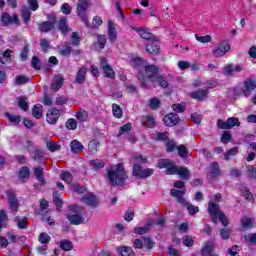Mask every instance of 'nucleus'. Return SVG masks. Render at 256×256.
Segmentation results:
<instances>
[{
  "mask_svg": "<svg viewBox=\"0 0 256 256\" xmlns=\"http://www.w3.org/2000/svg\"><path fill=\"white\" fill-rule=\"evenodd\" d=\"M60 247L63 251H71V249H73V243L69 240H62L60 242Z\"/></svg>",
  "mask_w": 256,
  "mask_h": 256,
  "instance_id": "46",
  "label": "nucleus"
},
{
  "mask_svg": "<svg viewBox=\"0 0 256 256\" xmlns=\"http://www.w3.org/2000/svg\"><path fill=\"white\" fill-rule=\"evenodd\" d=\"M1 21L3 23V25L7 26V25H11V24H15V25H19V16H17V14L14 15H9V13L4 12L2 14L1 17Z\"/></svg>",
  "mask_w": 256,
  "mask_h": 256,
  "instance_id": "13",
  "label": "nucleus"
},
{
  "mask_svg": "<svg viewBox=\"0 0 256 256\" xmlns=\"http://www.w3.org/2000/svg\"><path fill=\"white\" fill-rule=\"evenodd\" d=\"M152 226H153V223L148 222L144 227L134 228V233L135 235H145V233H148V231L151 230Z\"/></svg>",
  "mask_w": 256,
  "mask_h": 256,
  "instance_id": "27",
  "label": "nucleus"
},
{
  "mask_svg": "<svg viewBox=\"0 0 256 256\" xmlns=\"http://www.w3.org/2000/svg\"><path fill=\"white\" fill-rule=\"evenodd\" d=\"M63 76L61 74H57L53 77L52 84H51V89L52 91H59L61 87H63Z\"/></svg>",
  "mask_w": 256,
  "mask_h": 256,
  "instance_id": "19",
  "label": "nucleus"
},
{
  "mask_svg": "<svg viewBox=\"0 0 256 256\" xmlns=\"http://www.w3.org/2000/svg\"><path fill=\"white\" fill-rule=\"evenodd\" d=\"M70 149L73 153L77 154L83 151L84 146L81 142H79V140H72L70 143Z\"/></svg>",
  "mask_w": 256,
  "mask_h": 256,
  "instance_id": "23",
  "label": "nucleus"
},
{
  "mask_svg": "<svg viewBox=\"0 0 256 256\" xmlns=\"http://www.w3.org/2000/svg\"><path fill=\"white\" fill-rule=\"evenodd\" d=\"M158 169H166V175H179L184 180L189 179V169L175 165V163L169 159H161L157 164Z\"/></svg>",
  "mask_w": 256,
  "mask_h": 256,
  "instance_id": "1",
  "label": "nucleus"
},
{
  "mask_svg": "<svg viewBox=\"0 0 256 256\" xmlns=\"http://www.w3.org/2000/svg\"><path fill=\"white\" fill-rule=\"evenodd\" d=\"M108 37L110 41H116L117 40V30L115 27H113V22H108Z\"/></svg>",
  "mask_w": 256,
  "mask_h": 256,
  "instance_id": "28",
  "label": "nucleus"
},
{
  "mask_svg": "<svg viewBox=\"0 0 256 256\" xmlns=\"http://www.w3.org/2000/svg\"><path fill=\"white\" fill-rule=\"evenodd\" d=\"M214 247H215V244L213 242H206L204 247L202 248V255L211 256V253H213Z\"/></svg>",
  "mask_w": 256,
  "mask_h": 256,
  "instance_id": "29",
  "label": "nucleus"
},
{
  "mask_svg": "<svg viewBox=\"0 0 256 256\" xmlns=\"http://www.w3.org/2000/svg\"><path fill=\"white\" fill-rule=\"evenodd\" d=\"M46 147L48 151H51L52 153H55V151H61V145L57 144V142L47 141Z\"/></svg>",
  "mask_w": 256,
  "mask_h": 256,
  "instance_id": "37",
  "label": "nucleus"
},
{
  "mask_svg": "<svg viewBox=\"0 0 256 256\" xmlns=\"http://www.w3.org/2000/svg\"><path fill=\"white\" fill-rule=\"evenodd\" d=\"M60 115L61 114L59 113V110H57L55 108L49 109L46 114L47 123H49V125H55V123H57Z\"/></svg>",
  "mask_w": 256,
  "mask_h": 256,
  "instance_id": "14",
  "label": "nucleus"
},
{
  "mask_svg": "<svg viewBox=\"0 0 256 256\" xmlns=\"http://www.w3.org/2000/svg\"><path fill=\"white\" fill-rule=\"evenodd\" d=\"M100 67L103 69L106 77H108L109 79L115 78V71H113V68L111 67V65L107 63V59L100 58Z\"/></svg>",
  "mask_w": 256,
  "mask_h": 256,
  "instance_id": "10",
  "label": "nucleus"
},
{
  "mask_svg": "<svg viewBox=\"0 0 256 256\" xmlns=\"http://www.w3.org/2000/svg\"><path fill=\"white\" fill-rule=\"evenodd\" d=\"M237 153H239V148L238 147L230 148L227 151V153L224 154L225 161H229V159H231V157H235V155H237Z\"/></svg>",
  "mask_w": 256,
  "mask_h": 256,
  "instance_id": "39",
  "label": "nucleus"
},
{
  "mask_svg": "<svg viewBox=\"0 0 256 256\" xmlns=\"http://www.w3.org/2000/svg\"><path fill=\"white\" fill-rule=\"evenodd\" d=\"M132 29L133 31H136L142 39H146L148 42L155 39V36L149 32L147 28L132 27Z\"/></svg>",
  "mask_w": 256,
  "mask_h": 256,
  "instance_id": "15",
  "label": "nucleus"
},
{
  "mask_svg": "<svg viewBox=\"0 0 256 256\" xmlns=\"http://www.w3.org/2000/svg\"><path fill=\"white\" fill-rule=\"evenodd\" d=\"M11 55V50H6L2 56H0V63H2L3 65H5L7 63V61H9Z\"/></svg>",
  "mask_w": 256,
  "mask_h": 256,
  "instance_id": "60",
  "label": "nucleus"
},
{
  "mask_svg": "<svg viewBox=\"0 0 256 256\" xmlns=\"http://www.w3.org/2000/svg\"><path fill=\"white\" fill-rule=\"evenodd\" d=\"M32 115L35 119H41L43 117V105L36 104L32 109Z\"/></svg>",
  "mask_w": 256,
  "mask_h": 256,
  "instance_id": "30",
  "label": "nucleus"
},
{
  "mask_svg": "<svg viewBox=\"0 0 256 256\" xmlns=\"http://www.w3.org/2000/svg\"><path fill=\"white\" fill-rule=\"evenodd\" d=\"M159 73V68L155 65H148L145 67V74L142 72L138 73V80L140 81L142 87H147L146 79L151 80L152 82L154 79L157 78V75Z\"/></svg>",
  "mask_w": 256,
  "mask_h": 256,
  "instance_id": "6",
  "label": "nucleus"
},
{
  "mask_svg": "<svg viewBox=\"0 0 256 256\" xmlns=\"http://www.w3.org/2000/svg\"><path fill=\"white\" fill-rule=\"evenodd\" d=\"M6 117L10 121V123H14V125H18V123H21V116L6 113Z\"/></svg>",
  "mask_w": 256,
  "mask_h": 256,
  "instance_id": "48",
  "label": "nucleus"
},
{
  "mask_svg": "<svg viewBox=\"0 0 256 256\" xmlns=\"http://www.w3.org/2000/svg\"><path fill=\"white\" fill-rule=\"evenodd\" d=\"M65 125L70 131H75L77 129V120L70 118L66 121Z\"/></svg>",
  "mask_w": 256,
  "mask_h": 256,
  "instance_id": "49",
  "label": "nucleus"
},
{
  "mask_svg": "<svg viewBox=\"0 0 256 256\" xmlns=\"http://www.w3.org/2000/svg\"><path fill=\"white\" fill-rule=\"evenodd\" d=\"M81 201L84 205H88V207H97L99 205V200L92 193L83 196Z\"/></svg>",
  "mask_w": 256,
  "mask_h": 256,
  "instance_id": "16",
  "label": "nucleus"
},
{
  "mask_svg": "<svg viewBox=\"0 0 256 256\" xmlns=\"http://www.w3.org/2000/svg\"><path fill=\"white\" fill-rule=\"evenodd\" d=\"M34 175L38 179L39 183H41V185H45V178H43V168H41V166L34 168Z\"/></svg>",
  "mask_w": 256,
  "mask_h": 256,
  "instance_id": "35",
  "label": "nucleus"
},
{
  "mask_svg": "<svg viewBox=\"0 0 256 256\" xmlns=\"http://www.w3.org/2000/svg\"><path fill=\"white\" fill-rule=\"evenodd\" d=\"M220 170H219V163L214 162L210 165V171L208 172L209 179H215L219 177Z\"/></svg>",
  "mask_w": 256,
  "mask_h": 256,
  "instance_id": "20",
  "label": "nucleus"
},
{
  "mask_svg": "<svg viewBox=\"0 0 256 256\" xmlns=\"http://www.w3.org/2000/svg\"><path fill=\"white\" fill-rule=\"evenodd\" d=\"M14 222L16 223L18 229H25L27 227L28 220L27 217L16 216L14 218Z\"/></svg>",
  "mask_w": 256,
  "mask_h": 256,
  "instance_id": "31",
  "label": "nucleus"
},
{
  "mask_svg": "<svg viewBox=\"0 0 256 256\" xmlns=\"http://www.w3.org/2000/svg\"><path fill=\"white\" fill-rule=\"evenodd\" d=\"M60 177L62 181H65V183L71 184L73 182V175H71L69 172H62Z\"/></svg>",
  "mask_w": 256,
  "mask_h": 256,
  "instance_id": "54",
  "label": "nucleus"
},
{
  "mask_svg": "<svg viewBox=\"0 0 256 256\" xmlns=\"http://www.w3.org/2000/svg\"><path fill=\"white\" fill-rule=\"evenodd\" d=\"M209 92L207 90H198L191 93L192 99H197V101H203V99L207 98V94Z\"/></svg>",
  "mask_w": 256,
  "mask_h": 256,
  "instance_id": "25",
  "label": "nucleus"
},
{
  "mask_svg": "<svg viewBox=\"0 0 256 256\" xmlns=\"http://www.w3.org/2000/svg\"><path fill=\"white\" fill-rule=\"evenodd\" d=\"M176 147H177V144H175L172 140H168L166 142V151L168 153H173V151H175Z\"/></svg>",
  "mask_w": 256,
  "mask_h": 256,
  "instance_id": "61",
  "label": "nucleus"
},
{
  "mask_svg": "<svg viewBox=\"0 0 256 256\" xmlns=\"http://www.w3.org/2000/svg\"><path fill=\"white\" fill-rule=\"evenodd\" d=\"M163 121L166 127H173L179 123V115L170 113L164 117Z\"/></svg>",
  "mask_w": 256,
  "mask_h": 256,
  "instance_id": "17",
  "label": "nucleus"
},
{
  "mask_svg": "<svg viewBox=\"0 0 256 256\" xmlns=\"http://www.w3.org/2000/svg\"><path fill=\"white\" fill-rule=\"evenodd\" d=\"M112 113L116 119H121L123 117V109L118 104L112 105Z\"/></svg>",
  "mask_w": 256,
  "mask_h": 256,
  "instance_id": "38",
  "label": "nucleus"
},
{
  "mask_svg": "<svg viewBox=\"0 0 256 256\" xmlns=\"http://www.w3.org/2000/svg\"><path fill=\"white\" fill-rule=\"evenodd\" d=\"M179 157H187V147L185 145H180L177 147Z\"/></svg>",
  "mask_w": 256,
  "mask_h": 256,
  "instance_id": "64",
  "label": "nucleus"
},
{
  "mask_svg": "<svg viewBox=\"0 0 256 256\" xmlns=\"http://www.w3.org/2000/svg\"><path fill=\"white\" fill-rule=\"evenodd\" d=\"M131 131V123L124 124L120 127L118 137H121V135H125Z\"/></svg>",
  "mask_w": 256,
  "mask_h": 256,
  "instance_id": "50",
  "label": "nucleus"
},
{
  "mask_svg": "<svg viewBox=\"0 0 256 256\" xmlns=\"http://www.w3.org/2000/svg\"><path fill=\"white\" fill-rule=\"evenodd\" d=\"M6 195L8 198L10 210L12 211V213H15L19 209V200H17L15 193L11 191H7Z\"/></svg>",
  "mask_w": 256,
  "mask_h": 256,
  "instance_id": "12",
  "label": "nucleus"
},
{
  "mask_svg": "<svg viewBox=\"0 0 256 256\" xmlns=\"http://www.w3.org/2000/svg\"><path fill=\"white\" fill-rule=\"evenodd\" d=\"M88 151L90 153H97L99 151V141L97 140H92L88 144Z\"/></svg>",
  "mask_w": 256,
  "mask_h": 256,
  "instance_id": "41",
  "label": "nucleus"
},
{
  "mask_svg": "<svg viewBox=\"0 0 256 256\" xmlns=\"http://www.w3.org/2000/svg\"><path fill=\"white\" fill-rule=\"evenodd\" d=\"M146 51L150 55L159 54V51H161V46L159 45V41H157V39L154 38V40H150L149 42H147Z\"/></svg>",
  "mask_w": 256,
  "mask_h": 256,
  "instance_id": "11",
  "label": "nucleus"
},
{
  "mask_svg": "<svg viewBox=\"0 0 256 256\" xmlns=\"http://www.w3.org/2000/svg\"><path fill=\"white\" fill-rule=\"evenodd\" d=\"M39 29L42 33H49L55 29V22L46 21L39 25Z\"/></svg>",
  "mask_w": 256,
  "mask_h": 256,
  "instance_id": "22",
  "label": "nucleus"
},
{
  "mask_svg": "<svg viewBox=\"0 0 256 256\" xmlns=\"http://www.w3.org/2000/svg\"><path fill=\"white\" fill-rule=\"evenodd\" d=\"M255 89V80H246L244 81V85L242 87V92L244 93V96L249 97L251 95V91Z\"/></svg>",
  "mask_w": 256,
  "mask_h": 256,
  "instance_id": "18",
  "label": "nucleus"
},
{
  "mask_svg": "<svg viewBox=\"0 0 256 256\" xmlns=\"http://www.w3.org/2000/svg\"><path fill=\"white\" fill-rule=\"evenodd\" d=\"M22 18L24 23H29V20L31 19V10L27 6L22 8Z\"/></svg>",
  "mask_w": 256,
  "mask_h": 256,
  "instance_id": "42",
  "label": "nucleus"
},
{
  "mask_svg": "<svg viewBox=\"0 0 256 256\" xmlns=\"http://www.w3.org/2000/svg\"><path fill=\"white\" fill-rule=\"evenodd\" d=\"M244 239L246 243H251V245H256V233L246 235Z\"/></svg>",
  "mask_w": 256,
  "mask_h": 256,
  "instance_id": "62",
  "label": "nucleus"
},
{
  "mask_svg": "<svg viewBox=\"0 0 256 256\" xmlns=\"http://www.w3.org/2000/svg\"><path fill=\"white\" fill-rule=\"evenodd\" d=\"M87 9H89V0H79L77 6V14L80 17L81 21L89 27V20H87Z\"/></svg>",
  "mask_w": 256,
  "mask_h": 256,
  "instance_id": "7",
  "label": "nucleus"
},
{
  "mask_svg": "<svg viewBox=\"0 0 256 256\" xmlns=\"http://www.w3.org/2000/svg\"><path fill=\"white\" fill-rule=\"evenodd\" d=\"M161 102L157 98H151L148 102L150 109H158Z\"/></svg>",
  "mask_w": 256,
  "mask_h": 256,
  "instance_id": "58",
  "label": "nucleus"
},
{
  "mask_svg": "<svg viewBox=\"0 0 256 256\" xmlns=\"http://www.w3.org/2000/svg\"><path fill=\"white\" fill-rule=\"evenodd\" d=\"M208 213L212 219L213 223H217L220 221L224 227L229 225V220H227V216L219 210V204L215 202H210L208 205Z\"/></svg>",
  "mask_w": 256,
  "mask_h": 256,
  "instance_id": "4",
  "label": "nucleus"
},
{
  "mask_svg": "<svg viewBox=\"0 0 256 256\" xmlns=\"http://www.w3.org/2000/svg\"><path fill=\"white\" fill-rule=\"evenodd\" d=\"M141 122L146 127H149V129H152V127H155V118H153L151 116H143L141 118Z\"/></svg>",
  "mask_w": 256,
  "mask_h": 256,
  "instance_id": "33",
  "label": "nucleus"
},
{
  "mask_svg": "<svg viewBox=\"0 0 256 256\" xmlns=\"http://www.w3.org/2000/svg\"><path fill=\"white\" fill-rule=\"evenodd\" d=\"M232 230L230 228H223L220 230V237L225 241L229 240L231 237Z\"/></svg>",
  "mask_w": 256,
  "mask_h": 256,
  "instance_id": "45",
  "label": "nucleus"
},
{
  "mask_svg": "<svg viewBox=\"0 0 256 256\" xmlns=\"http://www.w3.org/2000/svg\"><path fill=\"white\" fill-rule=\"evenodd\" d=\"M118 251L121 256H135V252H133V248L123 246L121 248H118Z\"/></svg>",
  "mask_w": 256,
  "mask_h": 256,
  "instance_id": "36",
  "label": "nucleus"
},
{
  "mask_svg": "<svg viewBox=\"0 0 256 256\" xmlns=\"http://www.w3.org/2000/svg\"><path fill=\"white\" fill-rule=\"evenodd\" d=\"M246 175L249 179H256V168L254 166H247Z\"/></svg>",
  "mask_w": 256,
  "mask_h": 256,
  "instance_id": "52",
  "label": "nucleus"
},
{
  "mask_svg": "<svg viewBox=\"0 0 256 256\" xmlns=\"http://www.w3.org/2000/svg\"><path fill=\"white\" fill-rule=\"evenodd\" d=\"M57 26L59 31H61L62 35H65L66 33H69L71 31V28L67 24V18L65 17L59 20Z\"/></svg>",
  "mask_w": 256,
  "mask_h": 256,
  "instance_id": "21",
  "label": "nucleus"
},
{
  "mask_svg": "<svg viewBox=\"0 0 256 256\" xmlns=\"http://www.w3.org/2000/svg\"><path fill=\"white\" fill-rule=\"evenodd\" d=\"M101 25H103V19L101 18V16H95L92 21V26L95 29H99V27H101Z\"/></svg>",
  "mask_w": 256,
  "mask_h": 256,
  "instance_id": "59",
  "label": "nucleus"
},
{
  "mask_svg": "<svg viewBox=\"0 0 256 256\" xmlns=\"http://www.w3.org/2000/svg\"><path fill=\"white\" fill-rule=\"evenodd\" d=\"M85 75H87V68L86 67L80 68L76 75V83H79V85H82V83H85Z\"/></svg>",
  "mask_w": 256,
  "mask_h": 256,
  "instance_id": "24",
  "label": "nucleus"
},
{
  "mask_svg": "<svg viewBox=\"0 0 256 256\" xmlns=\"http://www.w3.org/2000/svg\"><path fill=\"white\" fill-rule=\"evenodd\" d=\"M241 71H243V66L229 64L223 68L222 73L223 75H226V77H232V75H235V73H241Z\"/></svg>",
  "mask_w": 256,
  "mask_h": 256,
  "instance_id": "9",
  "label": "nucleus"
},
{
  "mask_svg": "<svg viewBox=\"0 0 256 256\" xmlns=\"http://www.w3.org/2000/svg\"><path fill=\"white\" fill-rule=\"evenodd\" d=\"M170 194L172 197H175V199H177L180 205L186 207L187 211L189 212V215H197V213H199V208L197 206L187 202V200L183 198V195H185V190L172 189L170 191Z\"/></svg>",
  "mask_w": 256,
  "mask_h": 256,
  "instance_id": "5",
  "label": "nucleus"
},
{
  "mask_svg": "<svg viewBox=\"0 0 256 256\" xmlns=\"http://www.w3.org/2000/svg\"><path fill=\"white\" fill-rule=\"evenodd\" d=\"M131 162L134 165L132 175L137 177V179H147V177H151V175H153L154 170L152 168L143 169L141 166L147 163V158H143L142 156H133L131 158Z\"/></svg>",
  "mask_w": 256,
  "mask_h": 256,
  "instance_id": "2",
  "label": "nucleus"
},
{
  "mask_svg": "<svg viewBox=\"0 0 256 256\" xmlns=\"http://www.w3.org/2000/svg\"><path fill=\"white\" fill-rule=\"evenodd\" d=\"M90 166L94 171H99V169H103V167H105V163L101 160H91Z\"/></svg>",
  "mask_w": 256,
  "mask_h": 256,
  "instance_id": "40",
  "label": "nucleus"
},
{
  "mask_svg": "<svg viewBox=\"0 0 256 256\" xmlns=\"http://www.w3.org/2000/svg\"><path fill=\"white\" fill-rule=\"evenodd\" d=\"M29 81H30L29 77L18 75V76H16L15 84L23 85L25 83H29Z\"/></svg>",
  "mask_w": 256,
  "mask_h": 256,
  "instance_id": "55",
  "label": "nucleus"
},
{
  "mask_svg": "<svg viewBox=\"0 0 256 256\" xmlns=\"http://www.w3.org/2000/svg\"><path fill=\"white\" fill-rule=\"evenodd\" d=\"M68 221H70L72 225H81V223H83V216H81V214H74L68 217Z\"/></svg>",
  "mask_w": 256,
  "mask_h": 256,
  "instance_id": "34",
  "label": "nucleus"
},
{
  "mask_svg": "<svg viewBox=\"0 0 256 256\" xmlns=\"http://www.w3.org/2000/svg\"><path fill=\"white\" fill-rule=\"evenodd\" d=\"M75 117L78 119V121L85 122L87 119H89V114L87 111L81 109L78 113H76Z\"/></svg>",
  "mask_w": 256,
  "mask_h": 256,
  "instance_id": "43",
  "label": "nucleus"
},
{
  "mask_svg": "<svg viewBox=\"0 0 256 256\" xmlns=\"http://www.w3.org/2000/svg\"><path fill=\"white\" fill-rule=\"evenodd\" d=\"M29 168L27 167H22L20 172H19V179H21V181H23V179H29Z\"/></svg>",
  "mask_w": 256,
  "mask_h": 256,
  "instance_id": "51",
  "label": "nucleus"
},
{
  "mask_svg": "<svg viewBox=\"0 0 256 256\" xmlns=\"http://www.w3.org/2000/svg\"><path fill=\"white\" fill-rule=\"evenodd\" d=\"M125 179H127V173H125L123 164L118 163L115 167L108 170V180L111 185H124Z\"/></svg>",
  "mask_w": 256,
  "mask_h": 256,
  "instance_id": "3",
  "label": "nucleus"
},
{
  "mask_svg": "<svg viewBox=\"0 0 256 256\" xmlns=\"http://www.w3.org/2000/svg\"><path fill=\"white\" fill-rule=\"evenodd\" d=\"M152 84L154 87H157V85H160V87H164V89L169 87V82H167V80H165L161 76H156Z\"/></svg>",
  "mask_w": 256,
  "mask_h": 256,
  "instance_id": "32",
  "label": "nucleus"
},
{
  "mask_svg": "<svg viewBox=\"0 0 256 256\" xmlns=\"http://www.w3.org/2000/svg\"><path fill=\"white\" fill-rule=\"evenodd\" d=\"M16 101L18 103V107H20L22 111H29V102L27 101V98L25 96H20L16 98Z\"/></svg>",
  "mask_w": 256,
  "mask_h": 256,
  "instance_id": "26",
  "label": "nucleus"
},
{
  "mask_svg": "<svg viewBox=\"0 0 256 256\" xmlns=\"http://www.w3.org/2000/svg\"><path fill=\"white\" fill-rule=\"evenodd\" d=\"M242 227H245L246 229H250V227H253V220L249 217H243L241 219Z\"/></svg>",
  "mask_w": 256,
  "mask_h": 256,
  "instance_id": "57",
  "label": "nucleus"
},
{
  "mask_svg": "<svg viewBox=\"0 0 256 256\" xmlns=\"http://www.w3.org/2000/svg\"><path fill=\"white\" fill-rule=\"evenodd\" d=\"M71 46L69 44H66L64 48L60 49L59 52L62 54L64 57H69L71 55Z\"/></svg>",
  "mask_w": 256,
  "mask_h": 256,
  "instance_id": "63",
  "label": "nucleus"
},
{
  "mask_svg": "<svg viewBox=\"0 0 256 256\" xmlns=\"http://www.w3.org/2000/svg\"><path fill=\"white\" fill-rule=\"evenodd\" d=\"M195 39L199 43H211V36L210 35L199 36L198 34H195Z\"/></svg>",
  "mask_w": 256,
  "mask_h": 256,
  "instance_id": "56",
  "label": "nucleus"
},
{
  "mask_svg": "<svg viewBox=\"0 0 256 256\" xmlns=\"http://www.w3.org/2000/svg\"><path fill=\"white\" fill-rule=\"evenodd\" d=\"M228 121V129H232V127H239L241 122L236 117H230L227 119Z\"/></svg>",
  "mask_w": 256,
  "mask_h": 256,
  "instance_id": "47",
  "label": "nucleus"
},
{
  "mask_svg": "<svg viewBox=\"0 0 256 256\" xmlns=\"http://www.w3.org/2000/svg\"><path fill=\"white\" fill-rule=\"evenodd\" d=\"M38 240L40 243H42V245H48V243L51 241V236L45 232H42L39 235Z\"/></svg>",
  "mask_w": 256,
  "mask_h": 256,
  "instance_id": "44",
  "label": "nucleus"
},
{
  "mask_svg": "<svg viewBox=\"0 0 256 256\" xmlns=\"http://www.w3.org/2000/svg\"><path fill=\"white\" fill-rule=\"evenodd\" d=\"M228 51H231V46L227 42H222L212 51V54L214 57H223Z\"/></svg>",
  "mask_w": 256,
  "mask_h": 256,
  "instance_id": "8",
  "label": "nucleus"
},
{
  "mask_svg": "<svg viewBox=\"0 0 256 256\" xmlns=\"http://www.w3.org/2000/svg\"><path fill=\"white\" fill-rule=\"evenodd\" d=\"M142 241H143V246L145 247V249H153V245H155V242H153V240H151V238L144 237V238H142Z\"/></svg>",
  "mask_w": 256,
  "mask_h": 256,
  "instance_id": "53",
  "label": "nucleus"
}]
</instances>
